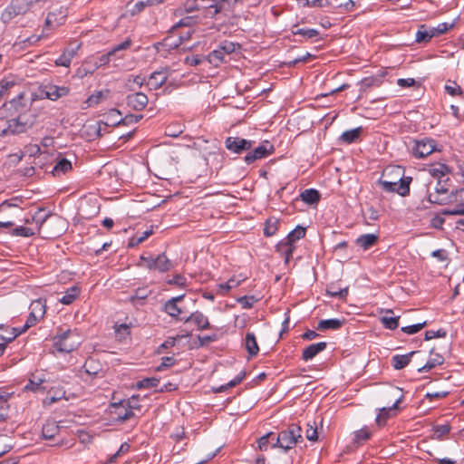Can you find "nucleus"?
<instances>
[{"label":"nucleus","mask_w":464,"mask_h":464,"mask_svg":"<svg viewBox=\"0 0 464 464\" xmlns=\"http://www.w3.org/2000/svg\"><path fill=\"white\" fill-rule=\"evenodd\" d=\"M436 150V142L432 139H422L415 141L412 154L415 158H425Z\"/></svg>","instance_id":"obj_11"},{"label":"nucleus","mask_w":464,"mask_h":464,"mask_svg":"<svg viewBox=\"0 0 464 464\" xmlns=\"http://www.w3.org/2000/svg\"><path fill=\"white\" fill-rule=\"evenodd\" d=\"M444 89L450 96H461L463 94L462 89L454 81H448Z\"/></svg>","instance_id":"obj_50"},{"label":"nucleus","mask_w":464,"mask_h":464,"mask_svg":"<svg viewBox=\"0 0 464 464\" xmlns=\"http://www.w3.org/2000/svg\"><path fill=\"white\" fill-rule=\"evenodd\" d=\"M153 234L152 227L149 230L144 231L140 236H134L129 240L128 246L129 247H135L144 242L150 236Z\"/></svg>","instance_id":"obj_45"},{"label":"nucleus","mask_w":464,"mask_h":464,"mask_svg":"<svg viewBox=\"0 0 464 464\" xmlns=\"http://www.w3.org/2000/svg\"><path fill=\"white\" fill-rule=\"evenodd\" d=\"M80 289L76 286L69 288L63 296L60 299V302L63 304H71L79 296Z\"/></svg>","instance_id":"obj_42"},{"label":"nucleus","mask_w":464,"mask_h":464,"mask_svg":"<svg viewBox=\"0 0 464 464\" xmlns=\"http://www.w3.org/2000/svg\"><path fill=\"white\" fill-rule=\"evenodd\" d=\"M16 86L14 81H10L7 79H3L0 82V99L5 97L11 89Z\"/></svg>","instance_id":"obj_52"},{"label":"nucleus","mask_w":464,"mask_h":464,"mask_svg":"<svg viewBox=\"0 0 464 464\" xmlns=\"http://www.w3.org/2000/svg\"><path fill=\"white\" fill-rule=\"evenodd\" d=\"M133 123H136L134 114H128L124 118H120L118 121H112L113 126L130 125Z\"/></svg>","instance_id":"obj_63"},{"label":"nucleus","mask_w":464,"mask_h":464,"mask_svg":"<svg viewBox=\"0 0 464 464\" xmlns=\"http://www.w3.org/2000/svg\"><path fill=\"white\" fill-rule=\"evenodd\" d=\"M371 437V432L367 428L361 429L354 433V441L356 443H361L362 441L369 440Z\"/></svg>","instance_id":"obj_56"},{"label":"nucleus","mask_w":464,"mask_h":464,"mask_svg":"<svg viewBox=\"0 0 464 464\" xmlns=\"http://www.w3.org/2000/svg\"><path fill=\"white\" fill-rule=\"evenodd\" d=\"M60 222V218L57 217H51L46 216L44 218H43L40 221L39 227H38V232L41 234L42 232L47 237V236H53V237H58L61 234V230L53 233H49L48 227L51 225H54L56 223Z\"/></svg>","instance_id":"obj_23"},{"label":"nucleus","mask_w":464,"mask_h":464,"mask_svg":"<svg viewBox=\"0 0 464 464\" xmlns=\"http://www.w3.org/2000/svg\"><path fill=\"white\" fill-rule=\"evenodd\" d=\"M48 381L44 374L33 373L24 386V391L33 392H44L48 389Z\"/></svg>","instance_id":"obj_14"},{"label":"nucleus","mask_w":464,"mask_h":464,"mask_svg":"<svg viewBox=\"0 0 464 464\" xmlns=\"http://www.w3.org/2000/svg\"><path fill=\"white\" fill-rule=\"evenodd\" d=\"M343 324H344V320H340V319H336V318L325 319V320H321L318 323L316 329L320 330V331L338 330L343 326Z\"/></svg>","instance_id":"obj_32"},{"label":"nucleus","mask_w":464,"mask_h":464,"mask_svg":"<svg viewBox=\"0 0 464 464\" xmlns=\"http://www.w3.org/2000/svg\"><path fill=\"white\" fill-rule=\"evenodd\" d=\"M102 98H103V93H102V92L99 91V92H96L95 93L92 94L86 100V103L88 104V107H91V106L98 104L102 101Z\"/></svg>","instance_id":"obj_62"},{"label":"nucleus","mask_w":464,"mask_h":464,"mask_svg":"<svg viewBox=\"0 0 464 464\" xmlns=\"http://www.w3.org/2000/svg\"><path fill=\"white\" fill-rule=\"evenodd\" d=\"M149 99L143 92H134L127 95L126 103L129 108L134 111H142L148 104Z\"/></svg>","instance_id":"obj_15"},{"label":"nucleus","mask_w":464,"mask_h":464,"mask_svg":"<svg viewBox=\"0 0 464 464\" xmlns=\"http://www.w3.org/2000/svg\"><path fill=\"white\" fill-rule=\"evenodd\" d=\"M156 4H159V3L154 0H132L131 1L132 7H131L130 11L132 14L140 13L145 8V6L152 5H156Z\"/></svg>","instance_id":"obj_47"},{"label":"nucleus","mask_w":464,"mask_h":464,"mask_svg":"<svg viewBox=\"0 0 464 464\" xmlns=\"http://www.w3.org/2000/svg\"><path fill=\"white\" fill-rule=\"evenodd\" d=\"M275 433L268 432L266 435L260 437L257 440V449L261 451H266L269 446H272L274 442Z\"/></svg>","instance_id":"obj_43"},{"label":"nucleus","mask_w":464,"mask_h":464,"mask_svg":"<svg viewBox=\"0 0 464 464\" xmlns=\"http://www.w3.org/2000/svg\"><path fill=\"white\" fill-rule=\"evenodd\" d=\"M378 239L379 237L375 234H363L356 239L355 243L363 250H367L376 245Z\"/></svg>","instance_id":"obj_29"},{"label":"nucleus","mask_w":464,"mask_h":464,"mask_svg":"<svg viewBox=\"0 0 464 464\" xmlns=\"http://www.w3.org/2000/svg\"><path fill=\"white\" fill-rule=\"evenodd\" d=\"M168 80V74L164 71H157L150 74L148 85L152 90H158Z\"/></svg>","instance_id":"obj_25"},{"label":"nucleus","mask_w":464,"mask_h":464,"mask_svg":"<svg viewBox=\"0 0 464 464\" xmlns=\"http://www.w3.org/2000/svg\"><path fill=\"white\" fill-rule=\"evenodd\" d=\"M305 236V228L301 226H297L294 230H292L287 237H285L288 242L295 245V242Z\"/></svg>","instance_id":"obj_44"},{"label":"nucleus","mask_w":464,"mask_h":464,"mask_svg":"<svg viewBox=\"0 0 464 464\" xmlns=\"http://www.w3.org/2000/svg\"><path fill=\"white\" fill-rule=\"evenodd\" d=\"M348 290L349 288L347 286L341 289H335L333 285H331L326 289V295L332 297L344 299L348 295Z\"/></svg>","instance_id":"obj_51"},{"label":"nucleus","mask_w":464,"mask_h":464,"mask_svg":"<svg viewBox=\"0 0 464 464\" xmlns=\"http://www.w3.org/2000/svg\"><path fill=\"white\" fill-rule=\"evenodd\" d=\"M130 445L128 442H123V443L120 446V448H119L118 451L110 457V459H108V463L115 462V461H116V459H117L119 456H121V455H122V454H124V453L128 452V451L130 450Z\"/></svg>","instance_id":"obj_57"},{"label":"nucleus","mask_w":464,"mask_h":464,"mask_svg":"<svg viewBox=\"0 0 464 464\" xmlns=\"http://www.w3.org/2000/svg\"><path fill=\"white\" fill-rule=\"evenodd\" d=\"M160 383V379L157 377L144 378L136 383L137 389H149L157 387Z\"/></svg>","instance_id":"obj_49"},{"label":"nucleus","mask_w":464,"mask_h":464,"mask_svg":"<svg viewBox=\"0 0 464 464\" xmlns=\"http://www.w3.org/2000/svg\"><path fill=\"white\" fill-rule=\"evenodd\" d=\"M239 3L242 2L240 0H214V3L207 7V15L213 17L218 14L231 11Z\"/></svg>","instance_id":"obj_12"},{"label":"nucleus","mask_w":464,"mask_h":464,"mask_svg":"<svg viewBox=\"0 0 464 464\" xmlns=\"http://www.w3.org/2000/svg\"><path fill=\"white\" fill-rule=\"evenodd\" d=\"M44 98L56 101L69 93V88L65 86L45 85L42 91Z\"/></svg>","instance_id":"obj_18"},{"label":"nucleus","mask_w":464,"mask_h":464,"mask_svg":"<svg viewBox=\"0 0 464 464\" xmlns=\"http://www.w3.org/2000/svg\"><path fill=\"white\" fill-rule=\"evenodd\" d=\"M450 424L437 425L433 429V436L435 439L441 440L443 436L447 435L450 431Z\"/></svg>","instance_id":"obj_53"},{"label":"nucleus","mask_w":464,"mask_h":464,"mask_svg":"<svg viewBox=\"0 0 464 464\" xmlns=\"http://www.w3.org/2000/svg\"><path fill=\"white\" fill-rule=\"evenodd\" d=\"M245 347L250 357H253L258 353L259 347L256 335L253 333H246L245 337Z\"/></svg>","instance_id":"obj_33"},{"label":"nucleus","mask_w":464,"mask_h":464,"mask_svg":"<svg viewBox=\"0 0 464 464\" xmlns=\"http://www.w3.org/2000/svg\"><path fill=\"white\" fill-rule=\"evenodd\" d=\"M81 343V336L72 329L63 331L59 328L58 333L53 337V346L59 353H69L76 350Z\"/></svg>","instance_id":"obj_5"},{"label":"nucleus","mask_w":464,"mask_h":464,"mask_svg":"<svg viewBox=\"0 0 464 464\" xmlns=\"http://www.w3.org/2000/svg\"><path fill=\"white\" fill-rule=\"evenodd\" d=\"M34 6L31 0H11L1 13V22L7 25L19 16L26 14Z\"/></svg>","instance_id":"obj_7"},{"label":"nucleus","mask_w":464,"mask_h":464,"mask_svg":"<svg viewBox=\"0 0 464 464\" xmlns=\"http://www.w3.org/2000/svg\"><path fill=\"white\" fill-rule=\"evenodd\" d=\"M425 326H426V322H423V323H420V324H412V325H409V326H404L401 328V331L408 334H416L419 331H420Z\"/></svg>","instance_id":"obj_58"},{"label":"nucleus","mask_w":464,"mask_h":464,"mask_svg":"<svg viewBox=\"0 0 464 464\" xmlns=\"http://www.w3.org/2000/svg\"><path fill=\"white\" fill-rule=\"evenodd\" d=\"M34 234V231L31 227H17L12 232V235L14 236L24 237H32Z\"/></svg>","instance_id":"obj_55"},{"label":"nucleus","mask_w":464,"mask_h":464,"mask_svg":"<svg viewBox=\"0 0 464 464\" xmlns=\"http://www.w3.org/2000/svg\"><path fill=\"white\" fill-rule=\"evenodd\" d=\"M417 43H428L431 40L430 34L428 32V26L426 24H420L415 35Z\"/></svg>","instance_id":"obj_48"},{"label":"nucleus","mask_w":464,"mask_h":464,"mask_svg":"<svg viewBox=\"0 0 464 464\" xmlns=\"http://www.w3.org/2000/svg\"><path fill=\"white\" fill-rule=\"evenodd\" d=\"M255 141L246 140L240 137H227L225 140V147L234 154H242L248 151Z\"/></svg>","instance_id":"obj_9"},{"label":"nucleus","mask_w":464,"mask_h":464,"mask_svg":"<svg viewBox=\"0 0 464 464\" xmlns=\"http://www.w3.org/2000/svg\"><path fill=\"white\" fill-rule=\"evenodd\" d=\"M362 131V127L345 130L340 136L339 140L343 143H346V144H351L353 142H355L357 140H359Z\"/></svg>","instance_id":"obj_35"},{"label":"nucleus","mask_w":464,"mask_h":464,"mask_svg":"<svg viewBox=\"0 0 464 464\" xmlns=\"http://www.w3.org/2000/svg\"><path fill=\"white\" fill-rule=\"evenodd\" d=\"M46 391L47 396L44 401V404L51 405L65 397V391L63 387H48Z\"/></svg>","instance_id":"obj_27"},{"label":"nucleus","mask_w":464,"mask_h":464,"mask_svg":"<svg viewBox=\"0 0 464 464\" xmlns=\"http://www.w3.org/2000/svg\"><path fill=\"white\" fill-rule=\"evenodd\" d=\"M179 320L184 321L185 323L192 322L197 325L199 330H204L209 327V322L207 316H205L201 312L196 311L192 313L188 317H181Z\"/></svg>","instance_id":"obj_20"},{"label":"nucleus","mask_w":464,"mask_h":464,"mask_svg":"<svg viewBox=\"0 0 464 464\" xmlns=\"http://www.w3.org/2000/svg\"><path fill=\"white\" fill-rule=\"evenodd\" d=\"M34 99L28 93L22 92L15 98L5 103L7 110H13L18 115L15 118L0 121V136L16 135L25 132L33 127L35 116L30 112Z\"/></svg>","instance_id":"obj_1"},{"label":"nucleus","mask_w":464,"mask_h":464,"mask_svg":"<svg viewBox=\"0 0 464 464\" xmlns=\"http://www.w3.org/2000/svg\"><path fill=\"white\" fill-rule=\"evenodd\" d=\"M72 162L65 158H58L57 162L53 168L52 174L54 177H59L65 174L72 169Z\"/></svg>","instance_id":"obj_30"},{"label":"nucleus","mask_w":464,"mask_h":464,"mask_svg":"<svg viewBox=\"0 0 464 464\" xmlns=\"http://www.w3.org/2000/svg\"><path fill=\"white\" fill-rule=\"evenodd\" d=\"M121 116V112L117 109H111L106 114L107 124L112 125V121H118L120 117Z\"/></svg>","instance_id":"obj_61"},{"label":"nucleus","mask_w":464,"mask_h":464,"mask_svg":"<svg viewBox=\"0 0 464 464\" xmlns=\"http://www.w3.org/2000/svg\"><path fill=\"white\" fill-rule=\"evenodd\" d=\"M392 392H393L394 396H396L397 398L392 407H389V408L383 407L380 410V412L376 417V422L378 425L384 424L385 420L387 419L388 412L392 410L397 409L399 403H401L403 400V394H402V391L401 389L393 388Z\"/></svg>","instance_id":"obj_17"},{"label":"nucleus","mask_w":464,"mask_h":464,"mask_svg":"<svg viewBox=\"0 0 464 464\" xmlns=\"http://www.w3.org/2000/svg\"><path fill=\"white\" fill-rule=\"evenodd\" d=\"M431 357L428 360V362L420 368L418 369L419 372H428L431 369L435 368L438 365H441L444 362V358L441 354L434 352V349L430 350Z\"/></svg>","instance_id":"obj_24"},{"label":"nucleus","mask_w":464,"mask_h":464,"mask_svg":"<svg viewBox=\"0 0 464 464\" xmlns=\"http://www.w3.org/2000/svg\"><path fill=\"white\" fill-rule=\"evenodd\" d=\"M279 226V220L276 218L271 217L266 219L264 227V234L266 237L274 236Z\"/></svg>","instance_id":"obj_40"},{"label":"nucleus","mask_w":464,"mask_h":464,"mask_svg":"<svg viewBox=\"0 0 464 464\" xmlns=\"http://www.w3.org/2000/svg\"><path fill=\"white\" fill-rule=\"evenodd\" d=\"M416 353L417 352L413 351L407 354H396L392 356V364L393 368L396 370H401L406 367L410 363L411 356Z\"/></svg>","instance_id":"obj_31"},{"label":"nucleus","mask_w":464,"mask_h":464,"mask_svg":"<svg viewBox=\"0 0 464 464\" xmlns=\"http://www.w3.org/2000/svg\"><path fill=\"white\" fill-rule=\"evenodd\" d=\"M293 34L295 35H300L303 37V40H300V42H303L304 40H309L315 38L319 36V31L314 28H299L297 25H295L292 30Z\"/></svg>","instance_id":"obj_36"},{"label":"nucleus","mask_w":464,"mask_h":464,"mask_svg":"<svg viewBox=\"0 0 464 464\" xmlns=\"http://www.w3.org/2000/svg\"><path fill=\"white\" fill-rule=\"evenodd\" d=\"M450 179H439L433 186L430 182L428 186V201L431 204L444 205L453 202L454 192L450 193Z\"/></svg>","instance_id":"obj_6"},{"label":"nucleus","mask_w":464,"mask_h":464,"mask_svg":"<svg viewBox=\"0 0 464 464\" xmlns=\"http://www.w3.org/2000/svg\"><path fill=\"white\" fill-rule=\"evenodd\" d=\"M453 202H457L456 206L450 209L443 210V214L464 215V188L454 192Z\"/></svg>","instance_id":"obj_19"},{"label":"nucleus","mask_w":464,"mask_h":464,"mask_svg":"<svg viewBox=\"0 0 464 464\" xmlns=\"http://www.w3.org/2000/svg\"><path fill=\"white\" fill-rule=\"evenodd\" d=\"M237 46H238V44L231 41L225 40L218 44V48H219L222 53L227 55L234 53Z\"/></svg>","instance_id":"obj_54"},{"label":"nucleus","mask_w":464,"mask_h":464,"mask_svg":"<svg viewBox=\"0 0 464 464\" xmlns=\"http://www.w3.org/2000/svg\"><path fill=\"white\" fill-rule=\"evenodd\" d=\"M326 346H327V343L325 342H320V343H312V344L308 345L303 351L302 359L304 361L312 360L318 353L323 352L326 348Z\"/></svg>","instance_id":"obj_22"},{"label":"nucleus","mask_w":464,"mask_h":464,"mask_svg":"<svg viewBox=\"0 0 464 464\" xmlns=\"http://www.w3.org/2000/svg\"><path fill=\"white\" fill-rule=\"evenodd\" d=\"M245 377H246V372H241L232 381H230L227 384L220 385V386H218L217 388H214L213 391L215 392H226L229 388H233V387L237 386V384H239L245 379Z\"/></svg>","instance_id":"obj_39"},{"label":"nucleus","mask_w":464,"mask_h":464,"mask_svg":"<svg viewBox=\"0 0 464 464\" xmlns=\"http://www.w3.org/2000/svg\"><path fill=\"white\" fill-rule=\"evenodd\" d=\"M111 413L114 415V420L118 422H124L134 417V412L130 411V409H128L124 404V401H121L118 403H111Z\"/></svg>","instance_id":"obj_13"},{"label":"nucleus","mask_w":464,"mask_h":464,"mask_svg":"<svg viewBox=\"0 0 464 464\" xmlns=\"http://www.w3.org/2000/svg\"><path fill=\"white\" fill-rule=\"evenodd\" d=\"M67 17V11L63 7L53 8L48 12L42 34H32L24 39L19 36L14 44V47L17 49H24L36 44L43 37L49 35L53 30L63 24Z\"/></svg>","instance_id":"obj_2"},{"label":"nucleus","mask_w":464,"mask_h":464,"mask_svg":"<svg viewBox=\"0 0 464 464\" xmlns=\"http://www.w3.org/2000/svg\"><path fill=\"white\" fill-rule=\"evenodd\" d=\"M300 198L306 204L313 205L320 200L321 195L319 191L314 188H307L300 194Z\"/></svg>","instance_id":"obj_37"},{"label":"nucleus","mask_w":464,"mask_h":464,"mask_svg":"<svg viewBox=\"0 0 464 464\" xmlns=\"http://www.w3.org/2000/svg\"><path fill=\"white\" fill-rule=\"evenodd\" d=\"M30 314L27 317L24 331L36 324L41 319L44 318L46 312V304L43 299L34 300L30 304Z\"/></svg>","instance_id":"obj_8"},{"label":"nucleus","mask_w":464,"mask_h":464,"mask_svg":"<svg viewBox=\"0 0 464 464\" xmlns=\"http://www.w3.org/2000/svg\"><path fill=\"white\" fill-rule=\"evenodd\" d=\"M84 368H85V372L88 373V374H92V375H96L99 372V369L96 365V362L93 361V360H88L86 361L85 364H84Z\"/></svg>","instance_id":"obj_64"},{"label":"nucleus","mask_w":464,"mask_h":464,"mask_svg":"<svg viewBox=\"0 0 464 464\" xmlns=\"http://www.w3.org/2000/svg\"><path fill=\"white\" fill-rule=\"evenodd\" d=\"M411 182V178L402 177L400 169H384L382 178L378 180V184L385 192H396L402 197L409 195Z\"/></svg>","instance_id":"obj_3"},{"label":"nucleus","mask_w":464,"mask_h":464,"mask_svg":"<svg viewBox=\"0 0 464 464\" xmlns=\"http://www.w3.org/2000/svg\"><path fill=\"white\" fill-rule=\"evenodd\" d=\"M204 60H207V56L202 55H193V56H187L185 58V63L189 66H197L200 64Z\"/></svg>","instance_id":"obj_59"},{"label":"nucleus","mask_w":464,"mask_h":464,"mask_svg":"<svg viewBox=\"0 0 464 464\" xmlns=\"http://www.w3.org/2000/svg\"><path fill=\"white\" fill-rule=\"evenodd\" d=\"M300 441H303L302 429L298 424L292 423L277 435L275 434L272 448L278 447L286 451L294 448Z\"/></svg>","instance_id":"obj_4"},{"label":"nucleus","mask_w":464,"mask_h":464,"mask_svg":"<svg viewBox=\"0 0 464 464\" xmlns=\"http://www.w3.org/2000/svg\"><path fill=\"white\" fill-rule=\"evenodd\" d=\"M59 432L60 426L54 420H47L42 429V435L45 440H53Z\"/></svg>","instance_id":"obj_28"},{"label":"nucleus","mask_w":464,"mask_h":464,"mask_svg":"<svg viewBox=\"0 0 464 464\" xmlns=\"http://www.w3.org/2000/svg\"><path fill=\"white\" fill-rule=\"evenodd\" d=\"M274 146L267 140L264 141L258 147L249 151L244 158L246 164H251L257 160L264 159L274 153Z\"/></svg>","instance_id":"obj_10"},{"label":"nucleus","mask_w":464,"mask_h":464,"mask_svg":"<svg viewBox=\"0 0 464 464\" xmlns=\"http://www.w3.org/2000/svg\"><path fill=\"white\" fill-rule=\"evenodd\" d=\"M393 312L392 310H386L385 315L382 317L381 321L385 328L395 330L399 326L400 316H390Z\"/></svg>","instance_id":"obj_38"},{"label":"nucleus","mask_w":464,"mask_h":464,"mask_svg":"<svg viewBox=\"0 0 464 464\" xmlns=\"http://www.w3.org/2000/svg\"><path fill=\"white\" fill-rule=\"evenodd\" d=\"M295 247V245H293L292 243L288 242L286 238H284L276 245V252L284 256L285 264L288 265Z\"/></svg>","instance_id":"obj_21"},{"label":"nucleus","mask_w":464,"mask_h":464,"mask_svg":"<svg viewBox=\"0 0 464 464\" xmlns=\"http://www.w3.org/2000/svg\"><path fill=\"white\" fill-rule=\"evenodd\" d=\"M183 298L184 295H181L167 301L164 304L165 312L172 317H178L182 313L181 309L178 306V303L181 302Z\"/></svg>","instance_id":"obj_26"},{"label":"nucleus","mask_w":464,"mask_h":464,"mask_svg":"<svg viewBox=\"0 0 464 464\" xmlns=\"http://www.w3.org/2000/svg\"><path fill=\"white\" fill-rule=\"evenodd\" d=\"M79 47L80 46L77 45L75 48L65 49L62 55L56 59L55 64L58 66L69 67L72 59L74 57L76 51Z\"/></svg>","instance_id":"obj_34"},{"label":"nucleus","mask_w":464,"mask_h":464,"mask_svg":"<svg viewBox=\"0 0 464 464\" xmlns=\"http://www.w3.org/2000/svg\"><path fill=\"white\" fill-rule=\"evenodd\" d=\"M149 270L164 273L171 269L172 262L162 253L158 255L154 260H150Z\"/></svg>","instance_id":"obj_16"},{"label":"nucleus","mask_w":464,"mask_h":464,"mask_svg":"<svg viewBox=\"0 0 464 464\" xmlns=\"http://www.w3.org/2000/svg\"><path fill=\"white\" fill-rule=\"evenodd\" d=\"M382 81L377 77H366L360 82L361 91L366 92L372 87H379Z\"/></svg>","instance_id":"obj_46"},{"label":"nucleus","mask_w":464,"mask_h":464,"mask_svg":"<svg viewBox=\"0 0 464 464\" xmlns=\"http://www.w3.org/2000/svg\"><path fill=\"white\" fill-rule=\"evenodd\" d=\"M305 438L310 441H316L318 440V432L316 427L307 424L305 430Z\"/></svg>","instance_id":"obj_60"},{"label":"nucleus","mask_w":464,"mask_h":464,"mask_svg":"<svg viewBox=\"0 0 464 464\" xmlns=\"http://www.w3.org/2000/svg\"><path fill=\"white\" fill-rule=\"evenodd\" d=\"M225 55L219 48H217L207 56V61L215 67H218L224 62Z\"/></svg>","instance_id":"obj_41"}]
</instances>
